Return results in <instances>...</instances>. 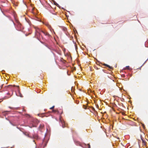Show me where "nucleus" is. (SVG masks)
Masks as SVG:
<instances>
[{"label":"nucleus","instance_id":"nucleus-1","mask_svg":"<svg viewBox=\"0 0 148 148\" xmlns=\"http://www.w3.org/2000/svg\"><path fill=\"white\" fill-rule=\"evenodd\" d=\"M41 31L38 28H37L36 29V35L38 36H40V32H41Z\"/></svg>","mask_w":148,"mask_h":148},{"label":"nucleus","instance_id":"nucleus-2","mask_svg":"<svg viewBox=\"0 0 148 148\" xmlns=\"http://www.w3.org/2000/svg\"><path fill=\"white\" fill-rule=\"evenodd\" d=\"M61 122L62 123V127L63 128H64L66 127L65 122L64 121H61Z\"/></svg>","mask_w":148,"mask_h":148},{"label":"nucleus","instance_id":"nucleus-3","mask_svg":"<svg viewBox=\"0 0 148 148\" xmlns=\"http://www.w3.org/2000/svg\"><path fill=\"white\" fill-rule=\"evenodd\" d=\"M41 32H42L46 36H49V34L47 32L41 31Z\"/></svg>","mask_w":148,"mask_h":148},{"label":"nucleus","instance_id":"nucleus-4","mask_svg":"<svg viewBox=\"0 0 148 148\" xmlns=\"http://www.w3.org/2000/svg\"><path fill=\"white\" fill-rule=\"evenodd\" d=\"M44 125L43 124H41L39 127V130L41 131L44 127Z\"/></svg>","mask_w":148,"mask_h":148},{"label":"nucleus","instance_id":"nucleus-5","mask_svg":"<svg viewBox=\"0 0 148 148\" xmlns=\"http://www.w3.org/2000/svg\"><path fill=\"white\" fill-rule=\"evenodd\" d=\"M103 65H104V66H107V67H108L110 69H113V67H112L111 66H109V65H108V64H103Z\"/></svg>","mask_w":148,"mask_h":148},{"label":"nucleus","instance_id":"nucleus-6","mask_svg":"<svg viewBox=\"0 0 148 148\" xmlns=\"http://www.w3.org/2000/svg\"><path fill=\"white\" fill-rule=\"evenodd\" d=\"M33 137L35 139H37L38 138V136L37 134H34V135H33Z\"/></svg>","mask_w":148,"mask_h":148},{"label":"nucleus","instance_id":"nucleus-7","mask_svg":"<svg viewBox=\"0 0 148 148\" xmlns=\"http://www.w3.org/2000/svg\"><path fill=\"white\" fill-rule=\"evenodd\" d=\"M52 112H53L55 113L56 112H58V110H52Z\"/></svg>","mask_w":148,"mask_h":148},{"label":"nucleus","instance_id":"nucleus-8","mask_svg":"<svg viewBox=\"0 0 148 148\" xmlns=\"http://www.w3.org/2000/svg\"><path fill=\"white\" fill-rule=\"evenodd\" d=\"M130 67L129 66H127L126 67L125 69H130Z\"/></svg>","mask_w":148,"mask_h":148},{"label":"nucleus","instance_id":"nucleus-9","mask_svg":"<svg viewBox=\"0 0 148 148\" xmlns=\"http://www.w3.org/2000/svg\"><path fill=\"white\" fill-rule=\"evenodd\" d=\"M83 108L84 109H86L87 108V107L86 106H85V105H84L83 106Z\"/></svg>","mask_w":148,"mask_h":148},{"label":"nucleus","instance_id":"nucleus-10","mask_svg":"<svg viewBox=\"0 0 148 148\" xmlns=\"http://www.w3.org/2000/svg\"><path fill=\"white\" fill-rule=\"evenodd\" d=\"M54 106H53L52 107L50 108V109H53L54 108Z\"/></svg>","mask_w":148,"mask_h":148},{"label":"nucleus","instance_id":"nucleus-11","mask_svg":"<svg viewBox=\"0 0 148 148\" xmlns=\"http://www.w3.org/2000/svg\"><path fill=\"white\" fill-rule=\"evenodd\" d=\"M9 108H10L11 109H12V110H14V108H13V107H9Z\"/></svg>","mask_w":148,"mask_h":148},{"label":"nucleus","instance_id":"nucleus-12","mask_svg":"<svg viewBox=\"0 0 148 148\" xmlns=\"http://www.w3.org/2000/svg\"><path fill=\"white\" fill-rule=\"evenodd\" d=\"M88 148H90V144H88Z\"/></svg>","mask_w":148,"mask_h":148},{"label":"nucleus","instance_id":"nucleus-13","mask_svg":"<svg viewBox=\"0 0 148 148\" xmlns=\"http://www.w3.org/2000/svg\"><path fill=\"white\" fill-rule=\"evenodd\" d=\"M124 113H123V115H124Z\"/></svg>","mask_w":148,"mask_h":148}]
</instances>
